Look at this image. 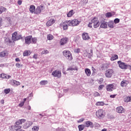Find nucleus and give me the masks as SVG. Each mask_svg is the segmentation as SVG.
<instances>
[{
	"mask_svg": "<svg viewBox=\"0 0 131 131\" xmlns=\"http://www.w3.org/2000/svg\"><path fill=\"white\" fill-rule=\"evenodd\" d=\"M103 81H104V79L100 78L98 80V83H99V84H101V83H103Z\"/></svg>",
	"mask_w": 131,
	"mask_h": 131,
	"instance_id": "obj_47",
	"label": "nucleus"
},
{
	"mask_svg": "<svg viewBox=\"0 0 131 131\" xmlns=\"http://www.w3.org/2000/svg\"><path fill=\"white\" fill-rule=\"evenodd\" d=\"M113 88H114V85L108 84L106 86V90L108 92H112V91H113Z\"/></svg>",
	"mask_w": 131,
	"mask_h": 131,
	"instance_id": "obj_17",
	"label": "nucleus"
},
{
	"mask_svg": "<svg viewBox=\"0 0 131 131\" xmlns=\"http://www.w3.org/2000/svg\"><path fill=\"white\" fill-rule=\"evenodd\" d=\"M88 58H89V59H91L92 57H93V50H91V51L90 53L88 52V54L87 55Z\"/></svg>",
	"mask_w": 131,
	"mask_h": 131,
	"instance_id": "obj_32",
	"label": "nucleus"
},
{
	"mask_svg": "<svg viewBox=\"0 0 131 131\" xmlns=\"http://www.w3.org/2000/svg\"><path fill=\"white\" fill-rule=\"evenodd\" d=\"M92 70L93 71L92 73L93 75H95V74H96V72H97V70L95 69V68H94V67H92Z\"/></svg>",
	"mask_w": 131,
	"mask_h": 131,
	"instance_id": "obj_42",
	"label": "nucleus"
},
{
	"mask_svg": "<svg viewBox=\"0 0 131 131\" xmlns=\"http://www.w3.org/2000/svg\"><path fill=\"white\" fill-rule=\"evenodd\" d=\"M83 120H84V118H81L78 121V123L82 122V121H83Z\"/></svg>",
	"mask_w": 131,
	"mask_h": 131,
	"instance_id": "obj_56",
	"label": "nucleus"
},
{
	"mask_svg": "<svg viewBox=\"0 0 131 131\" xmlns=\"http://www.w3.org/2000/svg\"><path fill=\"white\" fill-rule=\"evenodd\" d=\"M15 66L17 68H20V67H22L23 66V64H21L19 63H17L15 64Z\"/></svg>",
	"mask_w": 131,
	"mask_h": 131,
	"instance_id": "obj_46",
	"label": "nucleus"
},
{
	"mask_svg": "<svg viewBox=\"0 0 131 131\" xmlns=\"http://www.w3.org/2000/svg\"><path fill=\"white\" fill-rule=\"evenodd\" d=\"M29 55V53L27 51H25L24 52V56L25 57L26 56H28Z\"/></svg>",
	"mask_w": 131,
	"mask_h": 131,
	"instance_id": "obj_48",
	"label": "nucleus"
},
{
	"mask_svg": "<svg viewBox=\"0 0 131 131\" xmlns=\"http://www.w3.org/2000/svg\"><path fill=\"white\" fill-rule=\"evenodd\" d=\"M6 56H7V52L5 51H3L0 53V57L3 58L4 57H6Z\"/></svg>",
	"mask_w": 131,
	"mask_h": 131,
	"instance_id": "obj_30",
	"label": "nucleus"
},
{
	"mask_svg": "<svg viewBox=\"0 0 131 131\" xmlns=\"http://www.w3.org/2000/svg\"><path fill=\"white\" fill-rule=\"evenodd\" d=\"M56 131H62V129L61 128H58L56 130Z\"/></svg>",
	"mask_w": 131,
	"mask_h": 131,
	"instance_id": "obj_64",
	"label": "nucleus"
},
{
	"mask_svg": "<svg viewBox=\"0 0 131 131\" xmlns=\"http://www.w3.org/2000/svg\"><path fill=\"white\" fill-rule=\"evenodd\" d=\"M107 25L110 28H114L115 27V24L113 20H111L107 23Z\"/></svg>",
	"mask_w": 131,
	"mask_h": 131,
	"instance_id": "obj_15",
	"label": "nucleus"
},
{
	"mask_svg": "<svg viewBox=\"0 0 131 131\" xmlns=\"http://www.w3.org/2000/svg\"><path fill=\"white\" fill-rule=\"evenodd\" d=\"M45 54H49V51H48L47 50H45L42 51L41 52V54L45 55Z\"/></svg>",
	"mask_w": 131,
	"mask_h": 131,
	"instance_id": "obj_44",
	"label": "nucleus"
},
{
	"mask_svg": "<svg viewBox=\"0 0 131 131\" xmlns=\"http://www.w3.org/2000/svg\"><path fill=\"white\" fill-rule=\"evenodd\" d=\"M127 85V81H122L121 82V86L122 87L126 86Z\"/></svg>",
	"mask_w": 131,
	"mask_h": 131,
	"instance_id": "obj_29",
	"label": "nucleus"
},
{
	"mask_svg": "<svg viewBox=\"0 0 131 131\" xmlns=\"http://www.w3.org/2000/svg\"><path fill=\"white\" fill-rule=\"evenodd\" d=\"M74 70H76V71H77V70H78V69H77V67H75L74 68L70 67L67 70V71H73Z\"/></svg>",
	"mask_w": 131,
	"mask_h": 131,
	"instance_id": "obj_24",
	"label": "nucleus"
},
{
	"mask_svg": "<svg viewBox=\"0 0 131 131\" xmlns=\"http://www.w3.org/2000/svg\"><path fill=\"white\" fill-rule=\"evenodd\" d=\"M117 59H118V55H115L114 56H113L111 58V60L112 61H115V60H117Z\"/></svg>",
	"mask_w": 131,
	"mask_h": 131,
	"instance_id": "obj_34",
	"label": "nucleus"
},
{
	"mask_svg": "<svg viewBox=\"0 0 131 131\" xmlns=\"http://www.w3.org/2000/svg\"><path fill=\"white\" fill-rule=\"evenodd\" d=\"M96 115L98 118H103L104 117V110H99L96 112Z\"/></svg>",
	"mask_w": 131,
	"mask_h": 131,
	"instance_id": "obj_7",
	"label": "nucleus"
},
{
	"mask_svg": "<svg viewBox=\"0 0 131 131\" xmlns=\"http://www.w3.org/2000/svg\"><path fill=\"white\" fill-rule=\"evenodd\" d=\"M6 11H7V8L3 6L0 7V14H2L3 12H6Z\"/></svg>",
	"mask_w": 131,
	"mask_h": 131,
	"instance_id": "obj_28",
	"label": "nucleus"
},
{
	"mask_svg": "<svg viewBox=\"0 0 131 131\" xmlns=\"http://www.w3.org/2000/svg\"><path fill=\"white\" fill-rule=\"evenodd\" d=\"M11 92V90L10 89H7L4 90V93L6 94H9Z\"/></svg>",
	"mask_w": 131,
	"mask_h": 131,
	"instance_id": "obj_45",
	"label": "nucleus"
},
{
	"mask_svg": "<svg viewBox=\"0 0 131 131\" xmlns=\"http://www.w3.org/2000/svg\"><path fill=\"white\" fill-rule=\"evenodd\" d=\"M68 42V38L65 37V38H62L61 39L60 43V46H64V45H66V43H67Z\"/></svg>",
	"mask_w": 131,
	"mask_h": 131,
	"instance_id": "obj_12",
	"label": "nucleus"
},
{
	"mask_svg": "<svg viewBox=\"0 0 131 131\" xmlns=\"http://www.w3.org/2000/svg\"><path fill=\"white\" fill-rule=\"evenodd\" d=\"M63 54L64 57H66V59L67 60H69V61H71L73 58L72 57V54H71V52L68 50H64L63 51Z\"/></svg>",
	"mask_w": 131,
	"mask_h": 131,
	"instance_id": "obj_1",
	"label": "nucleus"
},
{
	"mask_svg": "<svg viewBox=\"0 0 131 131\" xmlns=\"http://www.w3.org/2000/svg\"><path fill=\"white\" fill-rule=\"evenodd\" d=\"M52 75L54 76V77H57V78H60L61 76H62V73L60 71L55 70L52 72Z\"/></svg>",
	"mask_w": 131,
	"mask_h": 131,
	"instance_id": "obj_5",
	"label": "nucleus"
},
{
	"mask_svg": "<svg viewBox=\"0 0 131 131\" xmlns=\"http://www.w3.org/2000/svg\"><path fill=\"white\" fill-rule=\"evenodd\" d=\"M5 42H9V43L12 42V41H11V40H10V38H7L5 39Z\"/></svg>",
	"mask_w": 131,
	"mask_h": 131,
	"instance_id": "obj_49",
	"label": "nucleus"
},
{
	"mask_svg": "<svg viewBox=\"0 0 131 131\" xmlns=\"http://www.w3.org/2000/svg\"><path fill=\"white\" fill-rule=\"evenodd\" d=\"M74 15V12L73 10H71L69 12V13L67 14L68 17H72Z\"/></svg>",
	"mask_w": 131,
	"mask_h": 131,
	"instance_id": "obj_23",
	"label": "nucleus"
},
{
	"mask_svg": "<svg viewBox=\"0 0 131 131\" xmlns=\"http://www.w3.org/2000/svg\"><path fill=\"white\" fill-rule=\"evenodd\" d=\"M18 5H19V6L22 5V1L21 0H19L17 2Z\"/></svg>",
	"mask_w": 131,
	"mask_h": 131,
	"instance_id": "obj_58",
	"label": "nucleus"
},
{
	"mask_svg": "<svg viewBox=\"0 0 131 131\" xmlns=\"http://www.w3.org/2000/svg\"><path fill=\"white\" fill-rule=\"evenodd\" d=\"M13 82L14 84H15L16 85H20V82L13 80Z\"/></svg>",
	"mask_w": 131,
	"mask_h": 131,
	"instance_id": "obj_39",
	"label": "nucleus"
},
{
	"mask_svg": "<svg viewBox=\"0 0 131 131\" xmlns=\"http://www.w3.org/2000/svg\"><path fill=\"white\" fill-rule=\"evenodd\" d=\"M54 39V36H53L52 34H50L48 35L47 39H48V40H52V39Z\"/></svg>",
	"mask_w": 131,
	"mask_h": 131,
	"instance_id": "obj_31",
	"label": "nucleus"
},
{
	"mask_svg": "<svg viewBox=\"0 0 131 131\" xmlns=\"http://www.w3.org/2000/svg\"><path fill=\"white\" fill-rule=\"evenodd\" d=\"M94 127V124H93V122L91 121H86L85 123V127Z\"/></svg>",
	"mask_w": 131,
	"mask_h": 131,
	"instance_id": "obj_14",
	"label": "nucleus"
},
{
	"mask_svg": "<svg viewBox=\"0 0 131 131\" xmlns=\"http://www.w3.org/2000/svg\"><path fill=\"white\" fill-rule=\"evenodd\" d=\"M88 54H89V51H88V50H85V51H84L83 56H84L85 57H88Z\"/></svg>",
	"mask_w": 131,
	"mask_h": 131,
	"instance_id": "obj_37",
	"label": "nucleus"
},
{
	"mask_svg": "<svg viewBox=\"0 0 131 131\" xmlns=\"http://www.w3.org/2000/svg\"><path fill=\"white\" fill-rule=\"evenodd\" d=\"M108 26V23L106 21H103L100 25L101 28H107Z\"/></svg>",
	"mask_w": 131,
	"mask_h": 131,
	"instance_id": "obj_19",
	"label": "nucleus"
},
{
	"mask_svg": "<svg viewBox=\"0 0 131 131\" xmlns=\"http://www.w3.org/2000/svg\"><path fill=\"white\" fill-rule=\"evenodd\" d=\"M116 97V95H110V98H115Z\"/></svg>",
	"mask_w": 131,
	"mask_h": 131,
	"instance_id": "obj_59",
	"label": "nucleus"
},
{
	"mask_svg": "<svg viewBox=\"0 0 131 131\" xmlns=\"http://www.w3.org/2000/svg\"><path fill=\"white\" fill-rule=\"evenodd\" d=\"M47 83H48V81H41L40 82V84H41V85H46V84H47Z\"/></svg>",
	"mask_w": 131,
	"mask_h": 131,
	"instance_id": "obj_36",
	"label": "nucleus"
},
{
	"mask_svg": "<svg viewBox=\"0 0 131 131\" xmlns=\"http://www.w3.org/2000/svg\"><path fill=\"white\" fill-rule=\"evenodd\" d=\"M0 67H5V64H0Z\"/></svg>",
	"mask_w": 131,
	"mask_h": 131,
	"instance_id": "obj_63",
	"label": "nucleus"
},
{
	"mask_svg": "<svg viewBox=\"0 0 131 131\" xmlns=\"http://www.w3.org/2000/svg\"><path fill=\"white\" fill-rule=\"evenodd\" d=\"M80 49L77 48L74 50V53H76V54H78V53H80Z\"/></svg>",
	"mask_w": 131,
	"mask_h": 131,
	"instance_id": "obj_43",
	"label": "nucleus"
},
{
	"mask_svg": "<svg viewBox=\"0 0 131 131\" xmlns=\"http://www.w3.org/2000/svg\"><path fill=\"white\" fill-rule=\"evenodd\" d=\"M32 39V36H28L25 37V43L26 45H30L31 43V40Z\"/></svg>",
	"mask_w": 131,
	"mask_h": 131,
	"instance_id": "obj_10",
	"label": "nucleus"
},
{
	"mask_svg": "<svg viewBox=\"0 0 131 131\" xmlns=\"http://www.w3.org/2000/svg\"><path fill=\"white\" fill-rule=\"evenodd\" d=\"M0 77L1 78H6L7 79H9L11 78V76L7 75L6 74H0Z\"/></svg>",
	"mask_w": 131,
	"mask_h": 131,
	"instance_id": "obj_18",
	"label": "nucleus"
},
{
	"mask_svg": "<svg viewBox=\"0 0 131 131\" xmlns=\"http://www.w3.org/2000/svg\"><path fill=\"white\" fill-rule=\"evenodd\" d=\"M36 41H37V39H36V38H35V37L32 38V43H36Z\"/></svg>",
	"mask_w": 131,
	"mask_h": 131,
	"instance_id": "obj_40",
	"label": "nucleus"
},
{
	"mask_svg": "<svg viewBox=\"0 0 131 131\" xmlns=\"http://www.w3.org/2000/svg\"><path fill=\"white\" fill-rule=\"evenodd\" d=\"M91 22L93 23L94 28H98L100 26V22L98 20V18L94 17L91 20Z\"/></svg>",
	"mask_w": 131,
	"mask_h": 131,
	"instance_id": "obj_4",
	"label": "nucleus"
},
{
	"mask_svg": "<svg viewBox=\"0 0 131 131\" xmlns=\"http://www.w3.org/2000/svg\"><path fill=\"white\" fill-rule=\"evenodd\" d=\"M116 111L118 113H124L125 110L122 106H118L116 108Z\"/></svg>",
	"mask_w": 131,
	"mask_h": 131,
	"instance_id": "obj_11",
	"label": "nucleus"
},
{
	"mask_svg": "<svg viewBox=\"0 0 131 131\" xmlns=\"http://www.w3.org/2000/svg\"><path fill=\"white\" fill-rule=\"evenodd\" d=\"M33 58H34V59H37V55L34 54V56H33Z\"/></svg>",
	"mask_w": 131,
	"mask_h": 131,
	"instance_id": "obj_61",
	"label": "nucleus"
},
{
	"mask_svg": "<svg viewBox=\"0 0 131 131\" xmlns=\"http://www.w3.org/2000/svg\"><path fill=\"white\" fill-rule=\"evenodd\" d=\"M24 105V102L22 101L19 104V107H23V105Z\"/></svg>",
	"mask_w": 131,
	"mask_h": 131,
	"instance_id": "obj_55",
	"label": "nucleus"
},
{
	"mask_svg": "<svg viewBox=\"0 0 131 131\" xmlns=\"http://www.w3.org/2000/svg\"><path fill=\"white\" fill-rule=\"evenodd\" d=\"M18 33H17V32H15L14 33H13L12 34V40L16 41V40H19V39H21V37H22V35H17Z\"/></svg>",
	"mask_w": 131,
	"mask_h": 131,
	"instance_id": "obj_6",
	"label": "nucleus"
},
{
	"mask_svg": "<svg viewBox=\"0 0 131 131\" xmlns=\"http://www.w3.org/2000/svg\"><path fill=\"white\" fill-rule=\"evenodd\" d=\"M29 10L31 13H34L35 12V6L34 5H31Z\"/></svg>",
	"mask_w": 131,
	"mask_h": 131,
	"instance_id": "obj_20",
	"label": "nucleus"
},
{
	"mask_svg": "<svg viewBox=\"0 0 131 131\" xmlns=\"http://www.w3.org/2000/svg\"><path fill=\"white\" fill-rule=\"evenodd\" d=\"M31 125H32V123L31 121H28L25 124V127L28 128V127L31 126Z\"/></svg>",
	"mask_w": 131,
	"mask_h": 131,
	"instance_id": "obj_22",
	"label": "nucleus"
},
{
	"mask_svg": "<svg viewBox=\"0 0 131 131\" xmlns=\"http://www.w3.org/2000/svg\"><path fill=\"white\" fill-rule=\"evenodd\" d=\"M119 22H120V19H119V18H116L114 20V23H115V24H117L119 23Z\"/></svg>",
	"mask_w": 131,
	"mask_h": 131,
	"instance_id": "obj_38",
	"label": "nucleus"
},
{
	"mask_svg": "<svg viewBox=\"0 0 131 131\" xmlns=\"http://www.w3.org/2000/svg\"><path fill=\"white\" fill-rule=\"evenodd\" d=\"M68 25L69 26V20H66L60 24V26L62 27L63 30H67L68 29Z\"/></svg>",
	"mask_w": 131,
	"mask_h": 131,
	"instance_id": "obj_9",
	"label": "nucleus"
},
{
	"mask_svg": "<svg viewBox=\"0 0 131 131\" xmlns=\"http://www.w3.org/2000/svg\"><path fill=\"white\" fill-rule=\"evenodd\" d=\"M92 24H93V23L92 22V20H91V22L89 23L88 25V27H90V28H93V26L92 25Z\"/></svg>",
	"mask_w": 131,
	"mask_h": 131,
	"instance_id": "obj_50",
	"label": "nucleus"
},
{
	"mask_svg": "<svg viewBox=\"0 0 131 131\" xmlns=\"http://www.w3.org/2000/svg\"><path fill=\"white\" fill-rule=\"evenodd\" d=\"M125 102H126L127 103H128V102H131V96H128L126 97V99L125 100Z\"/></svg>",
	"mask_w": 131,
	"mask_h": 131,
	"instance_id": "obj_41",
	"label": "nucleus"
},
{
	"mask_svg": "<svg viewBox=\"0 0 131 131\" xmlns=\"http://www.w3.org/2000/svg\"><path fill=\"white\" fill-rule=\"evenodd\" d=\"M16 62H20V59L19 58H15Z\"/></svg>",
	"mask_w": 131,
	"mask_h": 131,
	"instance_id": "obj_60",
	"label": "nucleus"
},
{
	"mask_svg": "<svg viewBox=\"0 0 131 131\" xmlns=\"http://www.w3.org/2000/svg\"><path fill=\"white\" fill-rule=\"evenodd\" d=\"M55 22V20L54 19H51L47 22L46 25L48 27H50V26H52V25H53Z\"/></svg>",
	"mask_w": 131,
	"mask_h": 131,
	"instance_id": "obj_13",
	"label": "nucleus"
},
{
	"mask_svg": "<svg viewBox=\"0 0 131 131\" xmlns=\"http://www.w3.org/2000/svg\"><path fill=\"white\" fill-rule=\"evenodd\" d=\"M78 127L79 128V131H82L83 130V129H84V127H85V126L83 124H82V125H79L78 126Z\"/></svg>",
	"mask_w": 131,
	"mask_h": 131,
	"instance_id": "obj_26",
	"label": "nucleus"
},
{
	"mask_svg": "<svg viewBox=\"0 0 131 131\" xmlns=\"http://www.w3.org/2000/svg\"><path fill=\"white\" fill-rule=\"evenodd\" d=\"M19 120L20 121L21 124H22V123H24V122H25V121H26V120L24 119H20Z\"/></svg>",
	"mask_w": 131,
	"mask_h": 131,
	"instance_id": "obj_51",
	"label": "nucleus"
},
{
	"mask_svg": "<svg viewBox=\"0 0 131 131\" xmlns=\"http://www.w3.org/2000/svg\"><path fill=\"white\" fill-rule=\"evenodd\" d=\"M104 88V85H100L99 86V90H102Z\"/></svg>",
	"mask_w": 131,
	"mask_h": 131,
	"instance_id": "obj_57",
	"label": "nucleus"
},
{
	"mask_svg": "<svg viewBox=\"0 0 131 131\" xmlns=\"http://www.w3.org/2000/svg\"><path fill=\"white\" fill-rule=\"evenodd\" d=\"M21 126L19 125H15L14 126V129H15V130H19V129H20L21 128Z\"/></svg>",
	"mask_w": 131,
	"mask_h": 131,
	"instance_id": "obj_33",
	"label": "nucleus"
},
{
	"mask_svg": "<svg viewBox=\"0 0 131 131\" xmlns=\"http://www.w3.org/2000/svg\"><path fill=\"white\" fill-rule=\"evenodd\" d=\"M2 26H3V18L0 17V27H2Z\"/></svg>",
	"mask_w": 131,
	"mask_h": 131,
	"instance_id": "obj_52",
	"label": "nucleus"
},
{
	"mask_svg": "<svg viewBox=\"0 0 131 131\" xmlns=\"http://www.w3.org/2000/svg\"><path fill=\"white\" fill-rule=\"evenodd\" d=\"M80 21L77 19H74L72 20H69V26H77L79 25Z\"/></svg>",
	"mask_w": 131,
	"mask_h": 131,
	"instance_id": "obj_3",
	"label": "nucleus"
},
{
	"mask_svg": "<svg viewBox=\"0 0 131 131\" xmlns=\"http://www.w3.org/2000/svg\"><path fill=\"white\" fill-rule=\"evenodd\" d=\"M113 15H115V13H112L111 12H107L106 13L105 16L107 18H110V17H112Z\"/></svg>",
	"mask_w": 131,
	"mask_h": 131,
	"instance_id": "obj_25",
	"label": "nucleus"
},
{
	"mask_svg": "<svg viewBox=\"0 0 131 131\" xmlns=\"http://www.w3.org/2000/svg\"><path fill=\"white\" fill-rule=\"evenodd\" d=\"M82 38L84 40H88L90 38L89 36V34L88 33H83L82 34Z\"/></svg>",
	"mask_w": 131,
	"mask_h": 131,
	"instance_id": "obj_16",
	"label": "nucleus"
},
{
	"mask_svg": "<svg viewBox=\"0 0 131 131\" xmlns=\"http://www.w3.org/2000/svg\"><path fill=\"white\" fill-rule=\"evenodd\" d=\"M15 123L16 125H19V124H21V121H20V120H19L17 121H16Z\"/></svg>",
	"mask_w": 131,
	"mask_h": 131,
	"instance_id": "obj_54",
	"label": "nucleus"
},
{
	"mask_svg": "<svg viewBox=\"0 0 131 131\" xmlns=\"http://www.w3.org/2000/svg\"><path fill=\"white\" fill-rule=\"evenodd\" d=\"M28 110H31V107L30 106V105L28 106Z\"/></svg>",
	"mask_w": 131,
	"mask_h": 131,
	"instance_id": "obj_62",
	"label": "nucleus"
},
{
	"mask_svg": "<svg viewBox=\"0 0 131 131\" xmlns=\"http://www.w3.org/2000/svg\"><path fill=\"white\" fill-rule=\"evenodd\" d=\"M114 73V71L111 69H108L105 71V77L107 78H111L112 77V75Z\"/></svg>",
	"mask_w": 131,
	"mask_h": 131,
	"instance_id": "obj_2",
	"label": "nucleus"
},
{
	"mask_svg": "<svg viewBox=\"0 0 131 131\" xmlns=\"http://www.w3.org/2000/svg\"><path fill=\"white\" fill-rule=\"evenodd\" d=\"M43 10H45V7L42 6H38L34 12V14H40Z\"/></svg>",
	"mask_w": 131,
	"mask_h": 131,
	"instance_id": "obj_8",
	"label": "nucleus"
},
{
	"mask_svg": "<svg viewBox=\"0 0 131 131\" xmlns=\"http://www.w3.org/2000/svg\"><path fill=\"white\" fill-rule=\"evenodd\" d=\"M85 73L87 76H91V74H92V73L91 72V70H90L89 69H85Z\"/></svg>",
	"mask_w": 131,
	"mask_h": 131,
	"instance_id": "obj_21",
	"label": "nucleus"
},
{
	"mask_svg": "<svg viewBox=\"0 0 131 131\" xmlns=\"http://www.w3.org/2000/svg\"><path fill=\"white\" fill-rule=\"evenodd\" d=\"M96 106H104L105 103L102 101H98L96 103Z\"/></svg>",
	"mask_w": 131,
	"mask_h": 131,
	"instance_id": "obj_27",
	"label": "nucleus"
},
{
	"mask_svg": "<svg viewBox=\"0 0 131 131\" xmlns=\"http://www.w3.org/2000/svg\"><path fill=\"white\" fill-rule=\"evenodd\" d=\"M39 129V127H38V126H34L32 128L33 131H38Z\"/></svg>",
	"mask_w": 131,
	"mask_h": 131,
	"instance_id": "obj_35",
	"label": "nucleus"
},
{
	"mask_svg": "<svg viewBox=\"0 0 131 131\" xmlns=\"http://www.w3.org/2000/svg\"><path fill=\"white\" fill-rule=\"evenodd\" d=\"M100 96V94L98 92L94 93V97H98Z\"/></svg>",
	"mask_w": 131,
	"mask_h": 131,
	"instance_id": "obj_53",
	"label": "nucleus"
}]
</instances>
